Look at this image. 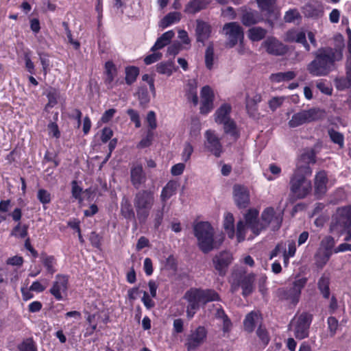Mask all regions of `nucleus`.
Returning a JSON list of instances; mask_svg holds the SVG:
<instances>
[{
    "instance_id": "obj_29",
    "label": "nucleus",
    "mask_w": 351,
    "mask_h": 351,
    "mask_svg": "<svg viewBox=\"0 0 351 351\" xmlns=\"http://www.w3.org/2000/svg\"><path fill=\"white\" fill-rule=\"evenodd\" d=\"M210 3V0H191L186 5L184 12L195 14V13L206 9Z\"/></svg>"
},
{
    "instance_id": "obj_57",
    "label": "nucleus",
    "mask_w": 351,
    "mask_h": 351,
    "mask_svg": "<svg viewBox=\"0 0 351 351\" xmlns=\"http://www.w3.org/2000/svg\"><path fill=\"white\" fill-rule=\"evenodd\" d=\"M189 88L186 93V96L189 101H191L194 106L197 105L198 104V97L197 94V88L196 86L193 84L189 83L188 84Z\"/></svg>"
},
{
    "instance_id": "obj_59",
    "label": "nucleus",
    "mask_w": 351,
    "mask_h": 351,
    "mask_svg": "<svg viewBox=\"0 0 351 351\" xmlns=\"http://www.w3.org/2000/svg\"><path fill=\"white\" fill-rule=\"evenodd\" d=\"M37 198L43 205L48 204L51 201V193L44 189H40L38 191Z\"/></svg>"
},
{
    "instance_id": "obj_7",
    "label": "nucleus",
    "mask_w": 351,
    "mask_h": 351,
    "mask_svg": "<svg viewBox=\"0 0 351 351\" xmlns=\"http://www.w3.org/2000/svg\"><path fill=\"white\" fill-rule=\"evenodd\" d=\"M324 111L317 108H311L295 113L289 121L290 128H296L304 123H311L322 119Z\"/></svg>"
},
{
    "instance_id": "obj_64",
    "label": "nucleus",
    "mask_w": 351,
    "mask_h": 351,
    "mask_svg": "<svg viewBox=\"0 0 351 351\" xmlns=\"http://www.w3.org/2000/svg\"><path fill=\"white\" fill-rule=\"evenodd\" d=\"M181 48H182V44L180 42H178V41L173 42L167 48V55L173 56L174 57L177 54L179 53L180 51L181 50Z\"/></svg>"
},
{
    "instance_id": "obj_6",
    "label": "nucleus",
    "mask_w": 351,
    "mask_h": 351,
    "mask_svg": "<svg viewBox=\"0 0 351 351\" xmlns=\"http://www.w3.org/2000/svg\"><path fill=\"white\" fill-rule=\"evenodd\" d=\"M306 282L307 278H306L295 280L291 287L278 289L276 292V297L280 300L290 301L292 304L295 305L299 302L301 291Z\"/></svg>"
},
{
    "instance_id": "obj_8",
    "label": "nucleus",
    "mask_w": 351,
    "mask_h": 351,
    "mask_svg": "<svg viewBox=\"0 0 351 351\" xmlns=\"http://www.w3.org/2000/svg\"><path fill=\"white\" fill-rule=\"evenodd\" d=\"M282 222V213H276L274 208L267 207L263 210L260 219V233L271 225L273 230H278Z\"/></svg>"
},
{
    "instance_id": "obj_2",
    "label": "nucleus",
    "mask_w": 351,
    "mask_h": 351,
    "mask_svg": "<svg viewBox=\"0 0 351 351\" xmlns=\"http://www.w3.org/2000/svg\"><path fill=\"white\" fill-rule=\"evenodd\" d=\"M193 229L197 245L205 254L219 249L223 241V237L219 240L215 239L214 228L208 221H199L193 225Z\"/></svg>"
},
{
    "instance_id": "obj_20",
    "label": "nucleus",
    "mask_w": 351,
    "mask_h": 351,
    "mask_svg": "<svg viewBox=\"0 0 351 351\" xmlns=\"http://www.w3.org/2000/svg\"><path fill=\"white\" fill-rule=\"evenodd\" d=\"M234 197L239 208H245L250 204V195L247 189L241 185L234 186Z\"/></svg>"
},
{
    "instance_id": "obj_47",
    "label": "nucleus",
    "mask_w": 351,
    "mask_h": 351,
    "mask_svg": "<svg viewBox=\"0 0 351 351\" xmlns=\"http://www.w3.org/2000/svg\"><path fill=\"white\" fill-rule=\"evenodd\" d=\"M137 95L140 105L143 108L147 107L150 101V97L147 87L145 86H140L138 89Z\"/></svg>"
},
{
    "instance_id": "obj_52",
    "label": "nucleus",
    "mask_w": 351,
    "mask_h": 351,
    "mask_svg": "<svg viewBox=\"0 0 351 351\" xmlns=\"http://www.w3.org/2000/svg\"><path fill=\"white\" fill-rule=\"evenodd\" d=\"M19 351H37V346L33 338H27L18 346Z\"/></svg>"
},
{
    "instance_id": "obj_13",
    "label": "nucleus",
    "mask_w": 351,
    "mask_h": 351,
    "mask_svg": "<svg viewBox=\"0 0 351 351\" xmlns=\"http://www.w3.org/2000/svg\"><path fill=\"white\" fill-rule=\"evenodd\" d=\"M313 320V315L304 312L295 320L294 325V335L298 339H304L308 337L309 328Z\"/></svg>"
},
{
    "instance_id": "obj_12",
    "label": "nucleus",
    "mask_w": 351,
    "mask_h": 351,
    "mask_svg": "<svg viewBox=\"0 0 351 351\" xmlns=\"http://www.w3.org/2000/svg\"><path fill=\"white\" fill-rule=\"evenodd\" d=\"M223 30L228 37L226 47L232 48L239 42L243 40L244 33L242 27L237 22H230L226 23L223 27Z\"/></svg>"
},
{
    "instance_id": "obj_53",
    "label": "nucleus",
    "mask_w": 351,
    "mask_h": 351,
    "mask_svg": "<svg viewBox=\"0 0 351 351\" xmlns=\"http://www.w3.org/2000/svg\"><path fill=\"white\" fill-rule=\"evenodd\" d=\"M328 135L334 143L337 144L341 148L343 147L344 136L341 133L334 129H330L328 130Z\"/></svg>"
},
{
    "instance_id": "obj_5",
    "label": "nucleus",
    "mask_w": 351,
    "mask_h": 351,
    "mask_svg": "<svg viewBox=\"0 0 351 351\" xmlns=\"http://www.w3.org/2000/svg\"><path fill=\"white\" fill-rule=\"evenodd\" d=\"M350 226L351 206L338 208L336 213L332 217L330 232L340 236Z\"/></svg>"
},
{
    "instance_id": "obj_31",
    "label": "nucleus",
    "mask_w": 351,
    "mask_h": 351,
    "mask_svg": "<svg viewBox=\"0 0 351 351\" xmlns=\"http://www.w3.org/2000/svg\"><path fill=\"white\" fill-rule=\"evenodd\" d=\"M259 319H262L261 313L256 311H251L247 313L243 320V327L248 333H252L255 328L256 323Z\"/></svg>"
},
{
    "instance_id": "obj_10",
    "label": "nucleus",
    "mask_w": 351,
    "mask_h": 351,
    "mask_svg": "<svg viewBox=\"0 0 351 351\" xmlns=\"http://www.w3.org/2000/svg\"><path fill=\"white\" fill-rule=\"evenodd\" d=\"M183 298L187 301L186 316L192 318L202 304V298L200 288H191L186 291Z\"/></svg>"
},
{
    "instance_id": "obj_46",
    "label": "nucleus",
    "mask_w": 351,
    "mask_h": 351,
    "mask_svg": "<svg viewBox=\"0 0 351 351\" xmlns=\"http://www.w3.org/2000/svg\"><path fill=\"white\" fill-rule=\"evenodd\" d=\"M139 74V69L134 66H130L125 68V82L128 85H131L136 80Z\"/></svg>"
},
{
    "instance_id": "obj_25",
    "label": "nucleus",
    "mask_w": 351,
    "mask_h": 351,
    "mask_svg": "<svg viewBox=\"0 0 351 351\" xmlns=\"http://www.w3.org/2000/svg\"><path fill=\"white\" fill-rule=\"evenodd\" d=\"M196 24L195 30L196 40L204 45L205 41L210 36L211 27L208 23L199 19L196 21Z\"/></svg>"
},
{
    "instance_id": "obj_34",
    "label": "nucleus",
    "mask_w": 351,
    "mask_h": 351,
    "mask_svg": "<svg viewBox=\"0 0 351 351\" xmlns=\"http://www.w3.org/2000/svg\"><path fill=\"white\" fill-rule=\"evenodd\" d=\"M232 107L228 104H222L215 112V121L218 124H221L226 120L231 119L230 114Z\"/></svg>"
},
{
    "instance_id": "obj_3",
    "label": "nucleus",
    "mask_w": 351,
    "mask_h": 351,
    "mask_svg": "<svg viewBox=\"0 0 351 351\" xmlns=\"http://www.w3.org/2000/svg\"><path fill=\"white\" fill-rule=\"evenodd\" d=\"M156 202L155 186L137 189L134 194L133 204L136 219L141 224L145 223Z\"/></svg>"
},
{
    "instance_id": "obj_16",
    "label": "nucleus",
    "mask_w": 351,
    "mask_h": 351,
    "mask_svg": "<svg viewBox=\"0 0 351 351\" xmlns=\"http://www.w3.org/2000/svg\"><path fill=\"white\" fill-rule=\"evenodd\" d=\"M237 271H239V284L242 289V295L246 298L254 291L255 276L253 274L246 275L243 269H238Z\"/></svg>"
},
{
    "instance_id": "obj_63",
    "label": "nucleus",
    "mask_w": 351,
    "mask_h": 351,
    "mask_svg": "<svg viewBox=\"0 0 351 351\" xmlns=\"http://www.w3.org/2000/svg\"><path fill=\"white\" fill-rule=\"evenodd\" d=\"M146 121L149 128V130L152 131L157 128L156 113L154 111L151 110L148 112L146 117Z\"/></svg>"
},
{
    "instance_id": "obj_39",
    "label": "nucleus",
    "mask_w": 351,
    "mask_h": 351,
    "mask_svg": "<svg viewBox=\"0 0 351 351\" xmlns=\"http://www.w3.org/2000/svg\"><path fill=\"white\" fill-rule=\"evenodd\" d=\"M234 219L232 213H228L223 221V228L230 239H233L235 235Z\"/></svg>"
},
{
    "instance_id": "obj_4",
    "label": "nucleus",
    "mask_w": 351,
    "mask_h": 351,
    "mask_svg": "<svg viewBox=\"0 0 351 351\" xmlns=\"http://www.w3.org/2000/svg\"><path fill=\"white\" fill-rule=\"evenodd\" d=\"M312 169L308 165L298 166L290 178L291 193L298 199L306 197L312 190L311 182L307 177L311 176Z\"/></svg>"
},
{
    "instance_id": "obj_24",
    "label": "nucleus",
    "mask_w": 351,
    "mask_h": 351,
    "mask_svg": "<svg viewBox=\"0 0 351 351\" xmlns=\"http://www.w3.org/2000/svg\"><path fill=\"white\" fill-rule=\"evenodd\" d=\"M245 225L255 234H260V219H258V211L256 209H249L244 216Z\"/></svg>"
},
{
    "instance_id": "obj_45",
    "label": "nucleus",
    "mask_w": 351,
    "mask_h": 351,
    "mask_svg": "<svg viewBox=\"0 0 351 351\" xmlns=\"http://www.w3.org/2000/svg\"><path fill=\"white\" fill-rule=\"evenodd\" d=\"M256 334L258 337L260 341L264 347L267 346L270 341V336L269 332L265 326L261 323L256 329Z\"/></svg>"
},
{
    "instance_id": "obj_49",
    "label": "nucleus",
    "mask_w": 351,
    "mask_h": 351,
    "mask_svg": "<svg viewBox=\"0 0 351 351\" xmlns=\"http://www.w3.org/2000/svg\"><path fill=\"white\" fill-rule=\"evenodd\" d=\"M335 86L338 90H345L351 87V78L346 76L337 77L334 80Z\"/></svg>"
},
{
    "instance_id": "obj_54",
    "label": "nucleus",
    "mask_w": 351,
    "mask_h": 351,
    "mask_svg": "<svg viewBox=\"0 0 351 351\" xmlns=\"http://www.w3.org/2000/svg\"><path fill=\"white\" fill-rule=\"evenodd\" d=\"M328 330L329 336L333 337L339 328V324L338 319L333 316H330L327 319Z\"/></svg>"
},
{
    "instance_id": "obj_33",
    "label": "nucleus",
    "mask_w": 351,
    "mask_h": 351,
    "mask_svg": "<svg viewBox=\"0 0 351 351\" xmlns=\"http://www.w3.org/2000/svg\"><path fill=\"white\" fill-rule=\"evenodd\" d=\"M330 276L329 274L324 273L317 282V288L325 299H328L330 294Z\"/></svg>"
},
{
    "instance_id": "obj_22",
    "label": "nucleus",
    "mask_w": 351,
    "mask_h": 351,
    "mask_svg": "<svg viewBox=\"0 0 351 351\" xmlns=\"http://www.w3.org/2000/svg\"><path fill=\"white\" fill-rule=\"evenodd\" d=\"M302 10L304 16L307 18L318 19L324 14L322 4L317 1L307 3L302 7Z\"/></svg>"
},
{
    "instance_id": "obj_11",
    "label": "nucleus",
    "mask_w": 351,
    "mask_h": 351,
    "mask_svg": "<svg viewBox=\"0 0 351 351\" xmlns=\"http://www.w3.org/2000/svg\"><path fill=\"white\" fill-rule=\"evenodd\" d=\"M233 261L232 254L228 250L217 253L212 259L213 265L216 273L221 277L227 274L228 268Z\"/></svg>"
},
{
    "instance_id": "obj_58",
    "label": "nucleus",
    "mask_w": 351,
    "mask_h": 351,
    "mask_svg": "<svg viewBox=\"0 0 351 351\" xmlns=\"http://www.w3.org/2000/svg\"><path fill=\"white\" fill-rule=\"evenodd\" d=\"M245 226L246 225L242 220L237 222L236 236L238 243L243 241L245 239Z\"/></svg>"
},
{
    "instance_id": "obj_28",
    "label": "nucleus",
    "mask_w": 351,
    "mask_h": 351,
    "mask_svg": "<svg viewBox=\"0 0 351 351\" xmlns=\"http://www.w3.org/2000/svg\"><path fill=\"white\" fill-rule=\"evenodd\" d=\"M328 176L325 171H319L315 178V192L316 195H322L326 192Z\"/></svg>"
},
{
    "instance_id": "obj_37",
    "label": "nucleus",
    "mask_w": 351,
    "mask_h": 351,
    "mask_svg": "<svg viewBox=\"0 0 351 351\" xmlns=\"http://www.w3.org/2000/svg\"><path fill=\"white\" fill-rule=\"evenodd\" d=\"M156 69L160 74L170 76L172 75L173 72L176 71L174 62L172 60L160 62L156 64Z\"/></svg>"
},
{
    "instance_id": "obj_38",
    "label": "nucleus",
    "mask_w": 351,
    "mask_h": 351,
    "mask_svg": "<svg viewBox=\"0 0 351 351\" xmlns=\"http://www.w3.org/2000/svg\"><path fill=\"white\" fill-rule=\"evenodd\" d=\"M225 134L231 136L234 141L239 138V132L237 130V124L232 119L226 120L222 123Z\"/></svg>"
},
{
    "instance_id": "obj_55",
    "label": "nucleus",
    "mask_w": 351,
    "mask_h": 351,
    "mask_svg": "<svg viewBox=\"0 0 351 351\" xmlns=\"http://www.w3.org/2000/svg\"><path fill=\"white\" fill-rule=\"evenodd\" d=\"M214 60V47L213 44H210L205 51V64L208 69L211 70L213 66Z\"/></svg>"
},
{
    "instance_id": "obj_15",
    "label": "nucleus",
    "mask_w": 351,
    "mask_h": 351,
    "mask_svg": "<svg viewBox=\"0 0 351 351\" xmlns=\"http://www.w3.org/2000/svg\"><path fill=\"white\" fill-rule=\"evenodd\" d=\"M266 51L273 56H280L285 55L288 51V47L279 41L275 37H268L262 43Z\"/></svg>"
},
{
    "instance_id": "obj_41",
    "label": "nucleus",
    "mask_w": 351,
    "mask_h": 351,
    "mask_svg": "<svg viewBox=\"0 0 351 351\" xmlns=\"http://www.w3.org/2000/svg\"><path fill=\"white\" fill-rule=\"evenodd\" d=\"M267 34V30L261 27H254L247 32L248 38L254 42L263 39Z\"/></svg>"
},
{
    "instance_id": "obj_30",
    "label": "nucleus",
    "mask_w": 351,
    "mask_h": 351,
    "mask_svg": "<svg viewBox=\"0 0 351 351\" xmlns=\"http://www.w3.org/2000/svg\"><path fill=\"white\" fill-rule=\"evenodd\" d=\"M179 183L175 180L169 181L162 188L160 193V201L162 204H166L167 201L176 194Z\"/></svg>"
},
{
    "instance_id": "obj_60",
    "label": "nucleus",
    "mask_w": 351,
    "mask_h": 351,
    "mask_svg": "<svg viewBox=\"0 0 351 351\" xmlns=\"http://www.w3.org/2000/svg\"><path fill=\"white\" fill-rule=\"evenodd\" d=\"M39 58L43 67V71L45 75L50 71V60L49 56L45 53H39Z\"/></svg>"
},
{
    "instance_id": "obj_61",
    "label": "nucleus",
    "mask_w": 351,
    "mask_h": 351,
    "mask_svg": "<svg viewBox=\"0 0 351 351\" xmlns=\"http://www.w3.org/2000/svg\"><path fill=\"white\" fill-rule=\"evenodd\" d=\"M153 138V132L151 130H148L146 136L141 139V141L138 143L137 147L139 148H145L149 147L152 144Z\"/></svg>"
},
{
    "instance_id": "obj_56",
    "label": "nucleus",
    "mask_w": 351,
    "mask_h": 351,
    "mask_svg": "<svg viewBox=\"0 0 351 351\" xmlns=\"http://www.w3.org/2000/svg\"><path fill=\"white\" fill-rule=\"evenodd\" d=\"M335 245V241L331 236L325 237L320 242V248H323V251L332 252V248Z\"/></svg>"
},
{
    "instance_id": "obj_43",
    "label": "nucleus",
    "mask_w": 351,
    "mask_h": 351,
    "mask_svg": "<svg viewBox=\"0 0 351 351\" xmlns=\"http://www.w3.org/2000/svg\"><path fill=\"white\" fill-rule=\"evenodd\" d=\"M42 263L47 269V273L53 274L56 269L55 265L56 264V258L53 256H47L46 254H41Z\"/></svg>"
},
{
    "instance_id": "obj_21",
    "label": "nucleus",
    "mask_w": 351,
    "mask_h": 351,
    "mask_svg": "<svg viewBox=\"0 0 351 351\" xmlns=\"http://www.w3.org/2000/svg\"><path fill=\"white\" fill-rule=\"evenodd\" d=\"M259 9L266 12L265 15L267 17V22L270 26H273V21L271 19H277L278 14L274 11V6L276 4V0H256Z\"/></svg>"
},
{
    "instance_id": "obj_26",
    "label": "nucleus",
    "mask_w": 351,
    "mask_h": 351,
    "mask_svg": "<svg viewBox=\"0 0 351 351\" xmlns=\"http://www.w3.org/2000/svg\"><path fill=\"white\" fill-rule=\"evenodd\" d=\"M121 214L127 220L136 221V213L134 205L132 206L129 199L123 196L121 201Z\"/></svg>"
},
{
    "instance_id": "obj_40",
    "label": "nucleus",
    "mask_w": 351,
    "mask_h": 351,
    "mask_svg": "<svg viewBox=\"0 0 351 351\" xmlns=\"http://www.w3.org/2000/svg\"><path fill=\"white\" fill-rule=\"evenodd\" d=\"M200 293L202 298V304L205 305L210 302L219 301L220 296L214 289H200Z\"/></svg>"
},
{
    "instance_id": "obj_44",
    "label": "nucleus",
    "mask_w": 351,
    "mask_h": 351,
    "mask_svg": "<svg viewBox=\"0 0 351 351\" xmlns=\"http://www.w3.org/2000/svg\"><path fill=\"white\" fill-rule=\"evenodd\" d=\"M296 74L294 71H289L287 72H279L273 73L271 75V80L275 82H280L283 81H289L295 78Z\"/></svg>"
},
{
    "instance_id": "obj_35",
    "label": "nucleus",
    "mask_w": 351,
    "mask_h": 351,
    "mask_svg": "<svg viewBox=\"0 0 351 351\" xmlns=\"http://www.w3.org/2000/svg\"><path fill=\"white\" fill-rule=\"evenodd\" d=\"M174 35L175 34L173 30H169L162 34L156 40L155 44L151 48V51L154 52L158 49H162L164 47L169 45Z\"/></svg>"
},
{
    "instance_id": "obj_62",
    "label": "nucleus",
    "mask_w": 351,
    "mask_h": 351,
    "mask_svg": "<svg viewBox=\"0 0 351 351\" xmlns=\"http://www.w3.org/2000/svg\"><path fill=\"white\" fill-rule=\"evenodd\" d=\"M126 112L130 117L131 121L134 123L135 127L137 128H140L141 123L138 112L132 108L128 109Z\"/></svg>"
},
{
    "instance_id": "obj_27",
    "label": "nucleus",
    "mask_w": 351,
    "mask_h": 351,
    "mask_svg": "<svg viewBox=\"0 0 351 351\" xmlns=\"http://www.w3.org/2000/svg\"><path fill=\"white\" fill-rule=\"evenodd\" d=\"M261 101V95L256 94L253 97H246L245 107L249 116L253 119H258V104Z\"/></svg>"
},
{
    "instance_id": "obj_32",
    "label": "nucleus",
    "mask_w": 351,
    "mask_h": 351,
    "mask_svg": "<svg viewBox=\"0 0 351 351\" xmlns=\"http://www.w3.org/2000/svg\"><path fill=\"white\" fill-rule=\"evenodd\" d=\"M287 40L302 44L306 51L311 50L310 45L306 40V34L303 31L289 32L287 33Z\"/></svg>"
},
{
    "instance_id": "obj_23",
    "label": "nucleus",
    "mask_w": 351,
    "mask_h": 351,
    "mask_svg": "<svg viewBox=\"0 0 351 351\" xmlns=\"http://www.w3.org/2000/svg\"><path fill=\"white\" fill-rule=\"evenodd\" d=\"M241 21L243 25L250 27L263 21V18L257 10L245 8L242 10Z\"/></svg>"
},
{
    "instance_id": "obj_48",
    "label": "nucleus",
    "mask_w": 351,
    "mask_h": 351,
    "mask_svg": "<svg viewBox=\"0 0 351 351\" xmlns=\"http://www.w3.org/2000/svg\"><path fill=\"white\" fill-rule=\"evenodd\" d=\"M166 204H162V206L158 208H156L153 213L154 217V227L156 230H158L159 227L162 223L163 217H164V210L165 208Z\"/></svg>"
},
{
    "instance_id": "obj_19",
    "label": "nucleus",
    "mask_w": 351,
    "mask_h": 351,
    "mask_svg": "<svg viewBox=\"0 0 351 351\" xmlns=\"http://www.w3.org/2000/svg\"><path fill=\"white\" fill-rule=\"evenodd\" d=\"M200 94L202 97L200 113L207 114L213 109L214 93L209 86H204Z\"/></svg>"
},
{
    "instance_id": "obj_36",
    "label": "nucleus",
    "mask_w": 351,
    "mask_h": 351,
    "mask_svg": "<svg viewBox=\"0 0 351 351\" xmlns=\"http://www.w3.org/2000/svg\"><path fill=\"white\" fill-rule=\"evenodd\" d=\"M332 252L323 251L319 248L314 256L315 264L318 269H322L330 260Z\"/></svg>"
},
{
    "instance_id": "obj_42",
    "label": "nucleus",
    "mask_w": 351,
    "mask_h": 351,
    "mask_svg": "<svg viewBox=\"0 0 351 351\" xmlns=\"http://www.w3.org/2000/svg\"><path fill=\"white\" fill-rule=\"evenodd\" d=\"M180 20V13L177 12H169L160 21L159 27L165 29L175 22Z\"/></svg>"
},
{
    "instance_id": "obj_18",
    "label": "nucleus",
    "mask_w": 351,
    "mask_h": 351,
    "mask_svg": "<svg viewBox=\"0 0 351 351\" xmlns=\"http://www.w3.org/2000/svg\"><path fill=\"white\" fill-rule=\"evenodd\" d=\"M130 181L136 190L146 182L147 176L141 164L133 165L130 168Z\"/></svg>"
},
{
    "instance_id": "obj_51",
    "label": "nucleus",
    "mask_w": 351,
    "mask_h": 351,
    "mask_svg": "<svg viewBox=\"0 0 351 351\" xmlns=\"http://www.w3.org/2000/svg\"><path fill=\"white\" fill-rule=\"evenodd\" d=\"M60 97V93L58 90L54 88H49L47 90V97L48 99V103L46 107H53L58 104V99Z\"/></svg>"
},
{
    "instance_id": "obj_50",
    "label": "nucleus",
    "mask_w": 351,
    "mask_h": 351,
    "mask_svg": "<svg viewBox=\"0 0 351 351\" xmlns=\"http://www.w3.org/2000/svg\"><path fill=\"white\" fill-rule=\"evenodd\" d=\"M334 39L335 44L334 47H332V52L335 54H336L337 53L341 54V60L343 57V51L345 47L343 36L341 34H338L335 36Z\"/></svg>"
},
{
    "instance_id": "obj_9",
    "label": "nucleus",
    "mask_w": 351,
    "mask_h": 351,
    "mask_svg": "<svg viewBox=\"0 0 351 351\" xmlns=\"http://www.w3.org/2000/svg\"><path fill=\"white\" fill-rule=\"evenodd\" d=\"M208 335L207 329L202 326H199L194 330H191L186 336L184 346L187 351L197 350L206 340Z\"/></svg>"
},
{
    "instance_id": "obj_17",
    "label": "nucleus",
    "mask_w": 351,
    "mask_h": 351,
    "mask_svg": "<svg viewBox=\"0 0 351 351\" xmlns=\"http://www.w3.org/2000/svg\"><path fill=\"white\" fill-rule=\"evenodd\" d=\"M205 149L212 153L215 157L219 158L222 153V145L219 138L211 130H207L205 133Z\"/></svg>"
},
{
    "instance_id": "obj_14",
    "label": "nucleus",
    "mask_w": 351,
    "mask_h": 351,
    "mask_svg": "<svg viewBox=\"0 0 351 351\" xmlns=\"http://www.w3.org/2000/svg\"><path fill=\"white\" fill-rule=\"evenodd\" d=\"M69 285V277L66 275L57 274L49 293L58 301L62 300L64 295H66Z\"/></svg>"
},
{
    "instance_id": "obj_1",
    "label": "nucleus",
    "mask_w": 351,
    "mask_h": 351,
    "mask_svg": "<svg viewBox=\"0 0 351 351\" xmlns=\"http://www.w3.org/2000/svg\"><path fill=\"white\" fill-rule=\"evenodd\" d=\"M315 58L307 64L308 73L316 77L327 76L335 68V62L341 61V54H335L332 47H320L314 53Z\"/></svg>"
}]
</instances>
